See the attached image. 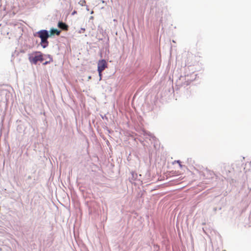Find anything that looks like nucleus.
<instances>
[{
	"label": "nucleus",
	"mask_w": 251,
	"mask_h": 251,
	"mask_svg": "<svg viewBox=\"0 0 251 251\" xmlns=\"http://www.w3.org/2000/svg\"><path fill=\"white\" fill-rule=\"evenodd\" d=\"M85 28H81L80 30L79 31V33H83L85 31Z\"/></svg>",
	"instance_id": "nucleus-7"
},
{
	"label": "nucleus",
	"mask_w": 251,
	"mask_h": 251,
	"mask_svg": "<svg viewBox=\"0 0 251 251\" xmlns=\"http://www.w3.org/2000/svg\"><path fill=\"white\" fill-rule=\"evenodd\" d=\"M28 59L29 61L36 64L38 61H42L44 60L43 54L40 51H35L32 54H29Z\"/></svg>",
	"instance_id": "nucleus-2"
},
{
	"label": "nucleus",
	"mask_w": 251,
	"mask_h": 251,
	"mask_svg": "<svg viewBox=\"0 0 251 251\" xmlns=\"http://www.w3.org/2000/svg\"><path fill=\"white\" fill-rule=\"evenodd\" d=\"M177 162H178V163H179V164L180 163V161H177Z\"/></svg>",
	"instance_id": "nucleus-9"
},
{
	"label": "nucleus",
	"mask_w": 251,
	"mask_h": 251,
	"mask_svg": "<svg viewBox=\"0 0 251 251\" xmlns=\"http://www.w3.org/2000/svg\"><path fill=\"white\" fill-rule=\"evenodd\" d=\"M48 63V61H46L45 62V63H43V65H46Z\"/></svg>",
	"instance_id": "nucleus-8"
},
{
	"label": "nucleus",
	"mask_w": 251,
	"mask_h": 251,
	"mask_svg": "<svg viewBox=\"0 0 251 251\" xmlns=\"http://www.w3.org/2000/svg\"><path fill=\"white\" fill-rule=\"evenodd\" d=\"M99 72V76H100V80L101 79V78H102V71H100V72Z\"/></svg>",
	"instance_id": "nucleus-6"
},
{
	"label": "nucleus",
	"mask_w": 251,
	"mask_h": 251,
	"mask_svg": "<svg viewBox=\"0 0 251 251\" xmlns=\"http://www.w3.org/2000/svg\"><path fill=\"white\" fill-rule=\"evenodd\" d=\"M58 27L65 31H67L69 29L68 25L62 22H59L58 23Z\"/></svg>",
	"instance_id": "nucleus-4"
},
{
	"label": "nucleus",
	"mask_w": 251,
	"mask_h": 251,
	"mask_svg": "<svg viewBox=\"0 0 251 251\" xmlns=\"http://www.w3.org/2000/svg\"><path fill=\"white\" fill-rule=\"evenodd\" d=\"M38 36L41 40V45L43 48H45L48 46L49 42L48 38L49 37L50 35L49 32L46 30H41L37 32Z\"/></svg>",
	"instance_id": "nucleus-1"
},
{
	"label": "nucleus",
	"mask_w": 251,
	"mask_h": 251,
	"mask_svg": "<svg viewBox=\"0 0 251 251\" xmlns=\"http://www.w3.org/2000/svg\"><path fill=\"white\" fill-rule=\"evenodd\" d=\"M107 63L104 59L100 60L98 63V71L100 72L104 71L107 68Z\"/></svg>",
	"instance_id": "nucleus-3"
},
{
	"label": "nucleus",
	"mask_w": 251,
	"mask_h": 251,
	"mask_svg": "<svg viewBox=\"0 0 251 251\" xmlns=\"http://www.w3.org/2000/svg\"><path fill=\"white\" fill-rule=\"evenodd\" d=\"M60 34V31L56 29H51L50 30V35L52 36L54 34H56L57 35H59Z\"/></svg>",
	"instance_id": "nucleus-5"
}]
</instances>
